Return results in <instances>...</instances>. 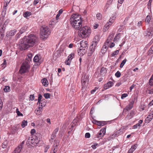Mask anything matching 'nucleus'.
I'll list each match as a JSON object with an SVG mask.
<instances>
[{
  "mask_svg": "<svg viewBox=\"0 0 153 153\" xmlns=\"http://www.w3.org/2000/svg\"><path fill=\"white\" fill-rule=\"evenodd\" d=\"M98 146V144L96 143H94V145H93L91 146L92 148L94 149H95L96 148L97 146Z\"/></svg>",
  "mask_w": 153,
  "mask_h": 153,
  "instance_id": "6e6d98bb",
  "label": "nucleus"
},
{
  "mask_svg": "<svg viewBox=\"0 0 153 153\" xmlns=\"http://www.w3.org/2000/svg\"><path fill=\"white\" fill-rule=\"evenodd\" d=\"M44 97L46 99H48L50 97V94L48 93H46L44 94Z\"/></svg>",
  "mask_w": 153,
  "mask_h": 153,
  "instance_id": "de8ad7c7",
  "label": "nucleus"
},
{
  "mask_svg": "<svg viewBox=\"0 0 153 153\" xmlns=\"http://www.w3.org/2000/svg\"><path fill=\"white\" fill-rule=\"evenodd\" d=\"M120 38V35L118 34L117 36H116L114 38V41L115 42V41H117L119 39V38Z\"/></svg>",
  "mask_w": 153,
  "mask_h": 153,
  "instance_id": "603ef678",
  "label": "nucleus"
},
{
  "mask_svg": "<svg viewBox=\"0 0 153 153\" xmlns=\"http://www.w3.org/2000/svg\"><path fill=\"white\" fill-rule=\"evenodd\" d=\"M4 90L5 92L9 91H10V87L8 86H5V88L4 89Z\"/></svg>",
  "mask_w": 153,
  "mask_h": 153,
  "instance_id": "37998d69",
  "label": "nucleus"
},
{
  "mask_svg": "<svg viewBox=\"0 0 153 153\" xmlns=\"http://www.w3.org/2000/svg\"><path fill=\"white\" fill-rule=\"evenodd\" d=\"M153 118V111L150 113L148 116L146 118L145 122L146 123H149Z\"/></svg>",
  "mask_w": 153,
  "mask_h": 153,
  "instance_id": "4468645a",
  "label": "nucleus"
},
{
  "mask_svg": "<svg viewBox=\"0 0 153 153\" xmlns=\"http://www.w3.org/2000/svg\"><path fill=\"white\" fill-rule=\"evenodd\" d=\"M50 146H49L48 145L46 146L44 150V152H47Z\"/></svg>",
  "mask_w": 153,
  "mask_h": 153,
  "instance_id": "680f3d73",
  "label": "nucleus"
},
{
  "mask_svg": "<svg viewBox=\"0 0 153 153\" xmlns=\"http://www.w3.org/2000/svg\"><path fill=\"white\" fill-rule=\"evenodd\" d=\"M42 96L41 95L39 94L38 95V102L37 103V104H39L40 105L41 103V102L42 100Z\"/></svg>",
  "mask_w": 153,
  "mask_h": 153,
  "instance_id": "f704fd0d",
  "label": "nucleus"
},
{
  "mask_svg": "<svg viewBox=\"0 0 153 153\" xmlns=\"http://www.w3.org/2000/svg\"><path fill=\"white\" fill-rule=\"evenodd\" d=\"M27 27L26 26H24L22 27L20 29L19 33L20 34H22L25 32L26 30Z\"/></svg>",
  "mask_w": 153,
  "mask_h": 153,
  "instance_id": "2f4dec72",
  "label": "nucleus"
},
{
  "mask_svg": "<svg viewBox=\"0 0 153 153\" xmlns=\"http://www.w3.org/2000/svg\"><path fill=\"white\" fill-rule=\"evenodd\" d=\"M16 30L14 29L10 31V35L11 36L14 35L16 33Z\"/></svg>",
  "mask_w": 153,
  "mask_h": 153,
  "instance_id": "c03bdc74",
  "label": "nucleus"
},
{
  "mask_svg": "<svg viewBox=\"0 0 153 153\" xmlns=\"http://www.w3.org/2000/svg\"><path fill=\"white\" fill-rule=\"evenodd\" d=\"M85 137L86 138H89L90 137V134L89 133H87L85 135Z\"/></svg>",
  "mask_w": 153,
  "mask_h": 153,
  "instance_id": "052dcab7",
  "label": "nucleus"
},
{
  "mask_svg": "<svg viewBox=\"0 0 153 153\" xmlns=\"http://www.w3.org/2000/svg\"><path fill=\"white\" fill-rule=\"evenodd\" d=\"M100 40V35H96L94 37V38L92 44H95L96 46L97 45L98 42Z\"/></svg>",
  "mask_w": 153,
  "mask_h": 153,
  "instance_id": "dca6fc26",
  "label": "nucleus"
},
{
  "mask_svg": "<svg viewBox=\"0 0 153 153\" xmlns=\"http://www.w3.org/2000/svg\"><path fill=\"white\" fill-rule=\"evenodd\" d=\"M97 19L99 20L101 19L102 18V15L100 13H98L96 15Z\"/></svg>",
  "mask_w": 153,
  "mask_h": 153,
  "instance_id": "3c124183",
  "label": "nucleus"
},
{
  "mask_svg": "<svg viewBox=\"0 0 153 153\" xmlns=\"http://www.w3.org/2000/svg\"><path fill=\"white\" fill-rule=\"evenodd\" d=\"M40 104L39 105V106H41L42 107H44L46 104V101L45 99L42 100Z\"/></svg>",
  "mask_w": 153,
  "mask_h": 153,
  "instance_id": "c756f323",
  "label": "nucleus"
},
{
  "mask_svg": "<svg viewBox=\"0 0 153 153\" xmlns=\"http://www.w3.org/2000/svg\"><path fill=\"white\" fill-rule=\"evenodd\" d=\"M42 107L39 106L35 110V112L37 115H40L42 113Z\"/></svg>",
  "mask_w": 153,
  "mask_h": 153,
  "instance_id": "6ab92c4d",
  "label": "nucleus"
},
{
  "mask_svg": "<svg viewBox=\"0 0 153 153\" xmlns=\"http://www.w3.org/2000/svg\"><path fill=\"white\" fill-rule=\"evenodd\" d=\"M113 85V83L112 82L109 81L104 85V88L105 89H107L111 87Z\"/></svg>",
  "mask_w": 153,
  "mask_h": 153,
  "instance_id": "f3484780",
  "label": "nucleus"
},
{
  "mask_svg": "<svg viewBox=\"0 0 153 153\" xmlns=\"http://www.w3.org/2000/svg\"><path fill=\"white\" fill-rule=\"evenodd\" d=\"M144 36L149 39L151 38L153 35V28L152 27H149L145 31L144 33Z\"/></svg>",
  "mask_w": 153,
  "mask_h": 153,
  "instance_id": "6e6552de",
  "label": "nucleus"
},
{
  "mask_svg": "<svg viewBox=\"0 0 153 153\" xmlns=\"http://www.w3.org/2000/svg\"><path fill=\"white\" fill-rule=\"evenodd\" d=\"M39 0H34L33 2V5H35L39 2Z\"/></svg>",
  "mask_w": 153,
  "mask_h": 153,
  "instance_id": "338daca9",
  "label": "nucleus"
},
{
  "mask_svg": "<svg viewBox=\"0 0 153 153\" xmlns=\"http://www.w3.org/2000/svg\"><path fill=\"white\" fill-rule=\"evenodd\" d=\"M102 137H100V136L99 135L98 133L95 135L94 137V139L96 140H99Z\"/></svg>",
  "mask_w": 153,
  "mask_h": 153,
  "instance_id": "a19ab883",
  "label": "nucleus"
},
{
  "mask_svg": "<svg viewBox=\"0 0 153 153\" xmlns=\"http://www.w3.org/2000/svg\"><path fill=\"white\" fill-rule=\"evenodd\" d=\"M31 15V12L29 11H26L23 14V16L25 18H27L28 17L30 16Z\"/></svg>",
  "mask_w": 153,
  "mask_h": 153,
  "instance_id": "bb28decb",
  "label": "nucleus"
},
{
  "mask_svg": "<svg viewBox=\"0 0 153 153\" xmlns=\"http://www.w3.org/2000/svg\"><path fill=\"white\" fill-rule=\"evenodd\" d=\"M114 35V33H112L109 35V36H108L107 39V40L106 41V42L105 43L106 45L107 44H109L110 43L111 40H112L113 39Z\"/></svg>",
  "mask_w": 153,
  "mask_h": 153,
  "instance_id": "412c9836",
  "label": "nucleus"
},
{
  "mask_svg": "<svg viewBox=\"0 0 153 153\" xmlns=\"http://www.w3.org/2000/svg\"><path fill=\"white\" fill-rule=\"evenodd\" d=\"M149 85L150 86H152L153 85V74L151 76V78L149 79ZM149 93L153 94V88L151 89L149 91Z\"/></svg>",
  "mask_w": 153,
  "mask_h": 153,
  "instance_id": "a211bd4d",
  "label": "nucleus"
},
{
  "mask_svg": "<svg viewBox=\"0 0 153 153\" xmlns=\"http://www.w3.org/2000/svg\"><path fill=\"white\" fill-rule=\"evenodd\" d=\"M106 124V123L105 121H99L98 124V126H102L105 125Z\"/></svg>",
  "mask_w": 153,
  "mask_h": 153,
  "instance_id": "72a5a7b5",
  "label": "nucleus"
},
{
  "mask_svg": "<svg viewBox=\"0 0 153 153\" xmlns=\"http://www.w3.org/2000/svg\"><path fill=\"white\" fill-rule=\"evenodd\" d=\"M97 46L95 44H92L91 46L90 47L89 50L88 51V56H91L93 54L94 55L95 53V48Z\"/></svg>",
  "mask_w": 153,
  "mask_h": 153,
  "instance_id": "9d476101",
  "label": "nucleus"
},
{
  "mask_svg": "<svg viewBox=\"0 0 153 153\" xmlns=\"http://www.w3.org/2000/svg\"><path fill=\"white\" fill-rule=\"evenodd\" d=\"M121 75V73L119 71H117V72L115 74V76L117 78L120 77Z\"/></svg>",
  "mask_w": 153,
  "mask_h": 153,
  "instance_id": "09e8293b",
  "label": "nucleus"
},
{
  "mask_svg": "<svg viewBox=\"0 0 153 153\" xmlns=\"http://www.w3.org/2000/svg\"><path fill=\"white\" fill-rule=\"evenodd\" d=\"M109 24L108 22H107L106 24L105 25L104 28H103V31L104 32H105L107 30L109 29V27L111 26Z\"/></svg>",
  "mask_w": 153,
  "mask_h": 153,
  "instance_id": "a878e982",
  "label": "nucleus"
},
{
  "mask_svg": "<svg viewBox=\"0 0 153 153\" xmlns=\"http://www.w3.org/2000/svg\"><path fill=\"white\" fill-rule=\"evenodd\" d=\"M39 57H40V56L38 55H36L33 58V61L34 62H39Z\"/></svg>",
  "mask_w": 153,
  "mask_h": 153,
  "instance_id": "cd10ccee",
  "label": "nucleus"
},
{
  "mask_svg": "<svg viewBox=\"0 0 153 153\" xmlns=\"http://www.w3.org/2000/svg\"><path fill=\"white\" fill-rule=\"evenodd\" d=\"M106 129L105 128H102L99 131L98 133L99 135L102 137H103L105 134Z\"/></svg>",
  "mask_w": 153,
  "mask_h": 153,
  "instance_id": "aec40b11",
  "label": "nucleus"
},
{
  "mask_svg": "<svg viewBox=\"0 0 153 153\" xmlns=\"http://www.w3.org/2000/svg\"><path fill=\"white\" fill-rule=\"evenodd\" d=\"M107 73V70L105 68L102 67L100 72V75L101 76H105Z\"/></svg>",
  "mask_w": 153,
  "mask_h": 153,
  "instance_id": "2eb2a0df",
  "label": "nucleus"
},
{
  "mask_svg": "<svg viewBox=\"0 0 153 153\" xmlns=\"http://www.w3.org/2000/svg\"><path fill=\"white\" fill-rule=\"evenodd\" d=\"M38 40L37 37L34 34H31L28 36H25L21 41L19 44L21 50H25L30 47L34 46Z\"/></svg>",
  "mask_w": 153,
  "mask_h": 153,
  "instance_id": "f257e3e1",
  "label": "nucleus"
},
{
  "mask_svg": "<svg viewBox=\"0 0 153 153\" xmlns=\"http://www.w3.org/2000/svg\"><path fill=\"white\" fill-rule=\"evenodd\" d=\"M148 53L149 55H151L153 54V45L149 48L148 52Z\"/></svg>",
  "mask_w": 153,
  "mask_h": 153,
  "instance_id": "e433bc0d",
  "label": "nucleus"
},
{
  "mask_svg": "<svg viewBox=\"0 0 153 153\" xmlns=\"http://www.w3.org/2000/svg\"><path fill=\"white\" fill-rule=\"evenodd\" d=\"M79 30L78 35L79 37L83 38L87 37L91 32L90 28L87 26L80 27Z\"/></svg>",
  "mask_w": 153,
  "mask_h": 153,
  "instance_id": "7ed1b4c3",
  "label": "nucleus"
},
{
  "mask_svg": "<svg viewBox=\"0 0 153 153\" xmlns=\"http://www.w3.org/2000/svg\"><path fill=\"white\" fill-rule=\"evenodd\" d=\"M35 137V140L34 142H31L32 141V137H29L28 139V140L27 142H28V143L29 144H33L35 145V144H38L39 141L41 140V135L39 134H36L34 136Z\"/></svg>",
  "mask_w": 153,
  "mask_h": 153,
  "instance_id": "39448f33",
  "label": "nucleus"
},
{
  "mask_svg": "<svg viewBox=\"0 0 153 153\" xmlns=\"http://www.w3.org/2000/svg\"><path fill=\"white\" fill-rule=\"evenodd\" d=\"M133 116H132L130 114H128L126 116V117L125 118L126 120H129L131 119L132 117H133Z\"/></svg>",
  "mask_w": 153,
  "mask_h": 153,
  "instance_id": "49530a36",
  "label": "nucleus"
},
{
  "mask_svg": "<svg viewBox=\"0 0 153 153\" xmlns=\"http://www.w3.org/2000/svg\"><path fill=\"white\" fill-rule=\"evenodd\" d=\"M88 80L87 78L85 76L82 77L81 79V82L82 83V92L85 91L86 87L88 83Z\"/></svg>",
  "mask_w": 153,
  "mask_h": 153,
  "instance_id": "0eeeda50",
  "label": "nucleus"
},
{
  "mask_svg": "<svg viewBox=\"0 0 153 153\" xmlns=\"http://www.w3.org/2000/svg\"><path fill=\"white\" fill-rule=\"evenodd\" d=\"M120 27L119 28L118 30L119 31H121L122 30H123L125 28V26L123 25L120 26Z\"/></svg>",
  "mask_w": 153,
  "mask_h": 153,
  "instance_id": "864d4df0",
  "label": "nucleus"
},
{
  "mask_svg": "<svg viewBox=\"0 0 153 153\" xmlns=\"http://www.w3.org/2000/svg\"><path fill=\"white\" fill-rule=\"evenodd\" d=\"M134 102V100H132L131 102H130L129 105L126 107V108L124 109L123 111H124L126 109L127 111H128L131 109L133 107V105Z\"/></svg>",
  "mask_w": 153,
  "mask_h": 153,
  "instance_id": "ddd939ff",
  "label": "nucleus"
},
{
  "mask_svg": "<svg viewBox=\"0 0 153 153\" xmlns=\"http://www.w3.org/2000/svg\"><path fill=\"white\" fill-rule=\"evenodd\" d=\"M14 130L15 131H17L19 128V124H17L15 125L14 126Z\"/></svg>",
  "mask_w": 153,
  "mask_h": 153,
  "instance_id": "4d7b16f0",
  "label": "nucleus"
},
{
  "mask_svg": "<svg viewBox=\"0 0 153 153\" xmlns=\"http://www.w3.org/2000/svg\"><path fill=\"white\" fill-rule=\"evenodd\" d=\"M70 21L72 26L76 30H79L82 25V19L81 16L78 14L71 15Z\"/></svg>",
  "mask_w": 153,
  "mask_h": 153,
  "instance_id": "f03ea898",
  "label": "nucleus"
},
{
  "mask_svg": "<svg viewBox=\"0 0 153 153\" xmlns=\"http://www.w3.org/2000/svg\"><path fill=\"white\" fill-rule=\"evenodd\" d=\"M30 100H34V95H30Z\"/></svg>",
  "mask_w": 153,
  "mask_h": 153,
  "instance_id": "0e129e2a",
  "label": "nucleus"
},
{
  "mask_svg": "<svg viewBox=\"0 0 153 153\" xmlns=\"http://www.w3.org/2000/svg\"><path fill=\"white\" fill-rule=\"evenodd\" d=\"M8 142L7 140L4 141L2 144V148L3 149L6 148L7 147V149H9L10 146L8 145Z\"/></svg>",
  "mask_w": 153,
  "mask_h": 153,
  "instance_id": "5701e85b",
  "label": "nucleus"
},
{
  "mask_svg": "<svg viewBox=\"0 0 153 153\" xmlns=\"http://www.w3.org/2000/svg\"><path fill=\"white\" fill-rule=\"evenodd\" d=\"M59 140L55 139L54 140V143L50 153H56L58 149V147L59 145Z\"/></svg>",
  "mask_w": 153,
  "mask_h": 153,
  "instance_id": "1a4fd4ad",
  "label": "nucleus"
},
{
  "mask_svg": "<svg viewBox=\"0 0 153 153\" xmlns=\"http://www.w3.org/2000/svg\"><path fill=\"white\" fill-rule=\"evenodd\" d=\"M135 85H132L129 88L130 91H131L132 89L135 87Z\"/></svg>",
  "mask_w": 153,
  "mask_h": 153,
  "instance_id": "69168bd1",
  "label": "nucleus"
},
{
  "mask_svg": "<svg viewBox=\"0 0 153 153\" xmlns=\"http://www.w3.org/2000/svg\"><path fill=\"white\" fill-rule=\"evenodd\" d=\"M59 130V128H56L55 129V130L53 131L52 134L56 136V134L57 133V132H58Z\"/></svg>",
  "mask_w": 153,
  "mask_h": 153,
  "instance_id": "4c0bfd02",
  "label": "nucleus"
},
{
  "mask_svg": "<svg viewBox=\"0 0 153 153\" xmlns=\"http://www.w3.org/2000/svg\"><path fill=\"white\" fill-rule=\"evenodd\" d=\"M27 120H24L21 124V126L22 128H24L27 125Z\"/></svg>",
  "mask_w": 153,
  "mask_h": 153,
  "instance_id": "473e14b6",
  "label": "nucleus"
},
{
  "mask_svg": "<svg viewBox=\"0 0 153 153\" xmlns=\"http://www.w3.org/2000/svg\"><path fill=\"white\" fill-rule=\"evenodd\" d=\"M127 61V60L126 59H124L121 62L120 65V68H122L126 63V62Z\"/></svg>",
  "mask_w": 153,
  "mask_h": 153,
  "instance_id": "c9c22d12",
  "label": "nucleus"
},
{
  "mask_svg": "<svg viewBox=\"0 0 153 153\" xmlns=\"http://www.w3.org/2000/svg\"><path fill=\"white\" fill-rule=\"evenodd\" d=\"M74 56V53H71L68 56L67 59H69L71 61V60L73 58Z\"/></svg>",
  "mask_w": 153,
  "mask_h": 153,
  "instance_id": "58836bf2",
  "label": "nucleus"
},
{
  "mask_svg": "<svg viewBox=\"0 0 153 153\" xmlns=\"http://www.w3.org/2000/svg\"><path fill=\"white\" fill-rule=\"evenodd\" d=\"M119 50H116L115 51L113 52L111 54V56H114L115 55L118 54L119 53Z\"/></svg>",
  "mask_w": 153,
  "mask_h": 153,
  "instance_id": "a18cd8bd",
  "label": "nucleus"
},
{
  "mask_svg": "<svg viewBox=\"0 0 153 153\" xmlns=\"http://www.w3.org/2000/svg\"><path fill=\"white\" fill-rule=\"evenodd\" d=\"M71 62V60L68 59H67V60L65 61V63L67 65H69L70 64Z\"/></svg>",
  "mask_w": 153,
  "mask_h": 153,
  "instance_id": "bf43d9fd",
  "label": "nucleus"
},
{
  "mask_svg": "<svg viewBox=\"0 0 153 153\" xmlns=\"http://www.w3.org/2000/svg\"><path fill=\"white\" fill-rule=\"evenodd\" d=\"M86 49L80 48L77 51L79 55L82 56L86 53Z\"/></svg>",
  "mask_w": 153,
  "mask_h": 153,
  "instance_id": "f8f14e48",
  "label": "nucleus"
},
{
  "mask_svg": "<svg viewBox=\"0 0 153 153\" xmlns=\"http://www.w3.org/2000/svg\"><path fill=\"white\" fill-rule=\"evenodd\" d=\"M108 45V44H105V43H104V45L103 46L101 50V52L102 53H105L107 51V46Z\"/></svg>",
  "mask_w": 153,
  "mask_h": 153,
  "instance_id": "b1692460",
  "label": "nucleus"
},
{
  "mask_svg": "<svg viewBox=\"0 0 153 153\" xmlns=\"http://www.w3.org/2000/svg\"><path fill=\"white\" fill-rule=\"evenodd\" d=\"M136 145H134L132 146L131 147V149L133 151L136 149L137 147Z\"/></svg>",
  "mask_w": 153,
  "mask_h": 153,
  "instance_id": "e2e57ef3",
  "label": "nucleus"
},
{
  "mask_svg": "<svg viewBox=\"0 0 153 153\" xmlns=\"http://www.w3.org/2000/svg\"><path fill=\"white\" fill-rule=\"evenodd\" d=\"M141 126V125L138 123H137L133 126V128L134 129L140 128Z\"/></svg>",
  "mask_w": 153,
  "mask_h": 153,
  "instance_id": "8fccbe9b",
  "label": "nucleus"
},
{
  "mask_svg": "<svg viewBox=\"0 0 153 153\" xmlns=\"http://www.w3.org/2000/svg\"><path fill=\"white\" fill-rule=\"evenodd\" d=\"M80 48H84L87 49L88 48V45L87 41L85 40H82L80 42Z\"/></svg>",
  "mask_w": 153,
  "mask_h": 153,
  "instance_id": "9b49d317",
  "label": "nucleus"
},
{
  "mask_svg": "<svg viewBox=\"0 0 153 153\" xmlns=\"http://www.w3.org/2000/svg\"><path fill=\"white\" fill-rule=\"evenodd\" d=\"M150 16L149 15H148L146 17L145 22L147 23H149L150 22Z\"/></svg>",
  "mask_w": 153,
  "mask_h": 153,
  "instance_id": "79ce46f5",
  "label": "nucleus"
},
{
  "mask_svg": "<svg viewBox=\"0 0 153 153\" xmlns=\"http://www.w3.org/2000/svg\"><path fill=\"white\" fill-rule=\"evenodd\" d=\"M41 82L43 85L45 87H47L48 84V82L47 80L45 78H44L41 80Z\"/></svg>",
  "mask_w": 153,
  "mask_h": 153,
  "instance_id": "393cba45",
  "label": "nucleus"
},
{
  "mask_svg": "<svg viewBox=\"0 0 153 153\" xmlns=\"http://www.w3.org/2000/svg\"><path fill=\"white\" fill-rule=\"evenodd\" d=\"M56 136L53 135V134H51V138L49 140V142L50 143H52L53 142V140L54 141L55 140V138L56 137Z\"/></svg>",
  "mask_w": 153,
  "mask_h": 153,
  "instance_id": "7c9ffc66",
  "label": "nucleus"
},
{
  "mask_svg": "<svg viewBox=\"0 0 153 153\" xmlns=\"http://www.w3.org/2000/svg\"><path fill=\"white\" fill-rule=\"evenodd\" d=\"M36 131L35 129H32L30 133L32 135Z\"/></svg>",
  "mask_w": 153,
  "mask_h": 153,
  "instance_id": "774afa93",
  "label": "nucleus"
},
{
  "mask_svg": "<svg viewBox=\"0 0 153 153\" xmlns=\"http://www.w3.org/2000/svg\"><path fill=\"white\" fill-rule=\"evenodd\" d=\"M29 67V65L28 62L27 61L24 62L19 70L20 73L21 74H22L26 72Z\"/></svg>",
  "mask_w": 153,
  "mask_h": 153,
  "instance_id": "423d86ee",
  "label": "nucleus"
},
{
  "mask_svg": "<svg viewBox=\"0 0 153 153\" xmlns=\"http://www.w3.org/2000/svg\"><path fill=\"white\" fill-rule=\"evenodd\" d=\"M152 1V0H149V1L148 2V8L149 9L151 8V4Z\"/></svg>",
  "mask_w": 153,
  "mask_h": 153,
  "instance_id": "5fc2aeb1",
  "label": "nucleus"
},
{
  "mask_svg": "<svg viewBox=\"0 0 153 153\" xmlns=\"http://www.w3.org/2000/svg\"><path fill=\"white\" fill-rule=\"evenodd\" d=\"M22 149L21 146H18L15 149L12 153H20Z\"/></svg>",
  "mask_w": 153,
  "mask_h": 153,
  "instance_id": "4be33fe9",
  "label": "nucleus"
},
{
  "mask_svg": "<svg viewBox=\"0 0 153 153\" xmlns=\"http://www.w3.org/2000/svg\"><path fill=\"white\" fill-rule=\"evenodd\" d=\"M51 32L47 27H44L41 30L40 37L43 39H46L50 34Z\"/></svg>",
  "mask_w": 153,
  "mask_h": 153,
  "instance_id": "20e7f679",
  "label": "nucleus"
},
{
  "mask_svg": "<svg viewBox=\"0 0 153 153\" xmlns=\"http://www.w3.org/2000/svg\"><path fill=\"white\" fill-rule=\"evenodd\" d=\"M115 19V17L114 16H112L109 19V22H108L109 24L111 25L114 23Z\"/></svg>",
  "mask_w": 153,
  "mask_h": 153,
  "instance_id": "c85d7f7f",
  "label": "nucleus"
},
{
  "mask_svg": "<svg viewBox=\"0 0 153 153\" xmlns=\"http://www.w3.org/2000/svg\"><path fill=\"white\" fill-rule=\"evenodd\" d=\"M127 128V126H123L122 127L119 131H117V133H121V132H122L126 128Z\"/></svg>",
  "mask_w": 153,
  "mask_h": 153,
  "instance_id": "ea45409f",
  "label": "nucleus"
},
{
  "mask_svg": "<svg viewBox=\"0 0 153 153\" xmlns=\"http://www.w3.org/2000/svg\"><path fill=\"white\" fill-rule=\"evenodd\" d=\"M128 96L127 94H122L121 96V98L122 99H123L124 98H125L127 97Z\"/></svg>",
  "mask_w": 153,
  "mask_h": 153,
  "instance_id": "13d9d810",
  "label": "nucleus"
}]
</instances>
